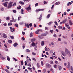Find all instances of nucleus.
<instances>
[{"mask_svg": "<svg viewBox=\"0 0 73 73\" xmlns=\"http://www.w3.org/2000/svg\"><path fill=\"white\" fill-rule=\"evenodd\" d=\"M3 4L5 6V7H7V4H6V3H3Z\"/></svg>", "mask_w": 73, "mask_h": 73, "instance_id": "35", "label": "nucleus"}, {"mask_svg": "<svg viewBox=\"0 0 73 73\" xmlns=\"http://www.w3.org/2000/svg\"><path fill=\"white\" fill-rule=\"evenodd\" d=\"M5 71H6L7 73H10V72H9V71H8V70H7L6 69H5Z\"/></svg>", "mask_w": 73, "mask_h": 73, "instance_id": "40", "label": "nucleus"}, {"mask_svg": "<svg viewBox=\"0 0 73 73\" xmlns=\"http://www.w3.org/2000/svg\"><path fill=\"white\" fill-rule=\"evenodd\" d=\"M47 34H41V36H46V35H47Z\"/></svg>", "mask_w": 73, "mask_h": 73, "instance_id": "27", "label": "nucleus"}, {"mask_svg": "<svg viewBox=\"0 0 73 73\" xmlns=\"http://www.w3.org/2000/svg\"><path fill=\"white\" fill-rule=\"evenodd\" d=\"M65 51L66 53L67 54H68V56L69 57H70L71 56V54H70V51L68 50L67 48L65 49Z\"/></svg>", "mask_w": 73, "mask_h": 73, "instance_id": "1", "label": "nucleus"}, {"mask_svg": "<svg viewBox=\"0 0 73 73\" xmlns=\"http://www.w3.org/2000/svg\"><path fill=\"white\" fill-rule=\"evenodd\" d=\"M50 53H53V51L52 49L50 50Z\"/></svg>", "mask_w": 73, "mask_h": 73, "instance_id": "36", "label": "nucleus"}, {"mask_svg": "<svg viewBox=\"0 0 73 73\" xmlns=\"http://www.w3.org/2000/svg\"><path fill=\"white\" fill-rule=\"evenodd\" d=\"M16 3H15L13 4L12 6L13 7H15V6H16Z\"/></svg>", "mask_w": 73, "mask_h": 73, "instance_id": "31", "label": "nucleus"}, {"mask_svg": "<svg viewBox=\"0 0 73 73\" xmlns=\"http://www.w3.org/2000/svg\"><path fill=\"white\" fill-rule=\"evenodd\" d=\"M73 3V1H72L71 2H69L67 4V6H69V5H70L72 4Z\"/></svg>", "mask_w": 73, "mask_h": 73, "instance_id": "7", "label": "nucleus"}, {"mask_svg": "<svg viewBox=\"0 0 73 73\" xmlns=\"http://www.w3.org/2000/svg\"><path fill=\"white\" fill-rule=\"evenodd\" d=\"M23 11H24V9H21V14H23V15L24 14V13L23 12Z\"/></svg>", "mask_w": 73, "mask_h": 73, "instance_id": "16", "label": "nucleus"}, {"mask_svg": "<svg viewBox=\"0 0 73 73\" xmlns=\"http://www.w3.org/2000/svg\"><path fill=\"white\" fill-rule=\"evenodd\" d=\"M41 45L42 46H44V41H42L41 42Z\"/></svg>", "mask_w": 73, "mask_h": 73, "instance_id": "14", "label": "nucleus"}, {"mask_svg": "<svg viewBox=\"0 0 73 73\" xmlns=\"http://www.w3.org/2000/svg\"><path fill=\"white\" fill-rule=\"evenodd\" d=\"M17 45H18V44H17V43H15L14 44L13 46H14L15 47V46H17Z\"/></svg>", "mask_w": 73, "mask_h": 73, "instance_id": "25", "label": "nucleus"}, {"mask_svg": "<svg viewBox=\"0 0 73 73\" xmlns=\"http://www.w3.org/2000/svg\"><path fill=\"white\" fill-rule=\"evenodd\" d=\"M8 42H9V43H12V41L11 40H9L8 41Z\"/></svg>", "mask_w": 73, "mask_h": 73, "instance_id": "39", "label": "nucleus"}, {"mask_svg": "<svg viewBox=\"0 0 73 73\" xmlns=\"http://www.w3.org/2000/svg\"><path fill=\"white\" fill-rule=\"evenodd\" d=\"M1 9L2 11H3L4 10V8H1Z\"/></svg>", "mask_w": 73, "mask_h": 73, "instance_id": "62", "label": "nucleus"}, {"mask_svg": "<svg viewBox=\"0 0 73 73\" xmlns=\"http://www.w3.org/2000/svg\"><path fill=\"white\" fill-rule=\"evenodd\" d=\"M38 3H37L35 4V7H37V6H38Z\"/></svg>", "mask_w": 73, "mask_h": 73, "instance_id": "33", "label": "nucleus"}, {"mask_svg": "<svg viewBox=\"0 0 73 73\" xmlns=\"http://www.w3.org/2000/svg\"><path fill=\"white\" fill-rule=\"evenodd\" d=\"M52 23H53V22H49V23H47V24H48V25H52Z\"/></svg>", "mask_w": 73, "mask_h": 73, "instance_id": "17", "label": "nucleus"}, {"mask_svg": "<svg viewBox=\"0 0 73 73\" xmlns=\"http://www.w3.org/2000/svg\"><path fill=\"white\" fill-rule=\"evenodd\" d=\"M20 19H21V17L20 16L18 17V20L19 21L20 20Z\"/></svg>", "mask_w": 73, "mask_h": 73, "instance_id": "34", "label": "nucleus"}, {"mask_svg": "<svg viewBox=\"0 0 73 73\" xmlns=\"http://www.w3.org/2000/svg\"><path fill=\"white\" fill-rule=\"evenodd\" d=\"M31 45L33 46H36V44L34 42H33L31 44Z\"/></svg>", "mask_w": 73, "mask_h": 73, "instance_id": "13", "label": "nucleus"}, {"mask_svg": "<svg viewBox=\"0 0 73 73\" xmlns=\"http://www.w3.org/2000/svg\"><path fill=\"white\" fill-rule=\"evenodd\" d=\"M70 62H68V66H67V68H71V69L72 71V72H73V68H72V66H70Z\"/></svg>", "mask_w": 73, "mask_h": 73, "instance_id": "2", "label": "nucleus"}, {"mask_svg": "<svg viewBox=\"0 0 73 73\" xmlns=\"http://www.w3.org/2000/svg\"><path fill=\"white\" fill-rule=\"evenodd\" d=\"M25 26H27L28 28H29V25H28V23L25 25Z\"/></svg>", "mask_w": 73, "mask_h": 73, "instance_id": "37", "label": "nucleus"}, {"mask_svg": "<svg viewBox=\"0 0 73 73\" xmlns=\"http://www.w3.org/2000/svg\"><path fill=\"white\" fill-rule=\"evenodd\" d=\"M3 37L4 38H6L7 37V36L6 35V34L5 33H3Z\"/></svg>", "mask_w": 73, "mask_h": 73, "instance_id": "9", "label": "nucleus"}, {"mask_svg": "<svg viewBox=\"0 0 73 73\" xmlns=\"http://www.w3.org/2000/svg\"><path fill=\"white\" fill-rule=\"evenodd\" d=\"M26 9L27 10V11H29V10H31V5H30L28 7L26 8Z\"/></svg>", "mask_w": 73, "mask_h": 73, "instance_id": "5", "label": "nucleus"}, {"mask_svg": "<svg viewBox=\"0 0 73 73\" xmlns=\"http://www.w3.org/2000/svg\"><path fill=\"white\" fill-rule=\"evenodd\" d=\"M43 3H44V4H47V2H46L45 1H44Z\"/></svg>", "mask_w": 73, "mask_h": 73, "instance_id": "51", "label": "nucleus"}, {"mask_svg": "<svg viewBox=\"0 0 73 73\" xmlns=\"http://www.w3.org/2000/svg\"><path fill=\"white\" fill-rule=\"evenodd\" d=\"M42 13L41 14L40 16V17H41V18H42Z\"/></svg>", "mask_w": 73, "mask_h": 73, "instance_id": "60", "label": "nucleus"}, {"mask_svg": "<svg viewBox=\"0 0 73 73\" xmlns=\"http://www.w3.org/2000/svg\"><path fill=\"white\" fill-rule=\"evenodd\" d=\"M42 18L41 17H39V18L38 19H39V21H41V19H42V18Z\"/></svg>", "mask_w": 73, "mask_h": 73, "instance_id": "61", "label": "nucleus"}, {"mask_svg": "<svg viewBox=\"0 0 73 73\" xmlns=\"http://www.w3.org/2000/svg\"><path fill=\"white\" fill-rule=\"evenodd\" d=\"M44 11V9H37L36 10V12H39L40 11Z\"/></svg>", "mask_w": 73, "mask_h": 73, "instance_id": "4", "label": "nucleus"}, {"mask_svg": "<svg viewBox=\"0 0 73 73\" xmlns=\"http://www.w3.org/2000/svg\"><path fill=\"white\" fill-rule=\"evenodd\" d=\"M69 23L71 25H73L72 22L71 21V20H70L69 21Z\"/></svg>", "mask_w": 73, "mask_h": 73, "instance_id": "12", "label": "nucleus"}, {"mask_svg": "<svg viewBox=\"0 0 73 73\" xmlns=\"http://www.w3.org/2000/svg\"><path fill=\"white\" fill-rule=\"evenodd\" d=\"M41 63L42 66H43L44 65V63H43V62H42V61L41 62Z\"/></svg>", "mask_w": 73, "mask_h": 73, "instance_id": "43", "label": "nucleus"}, {"mask_svg": "<svg viewBox=\"0 0 73 73\" xmlns=\"http://www.w3.org/2000/svg\"><path fill=\"white\" fill-rule=\"evenodd\" d=\"M65 25H66V26L67 27H68V26H69V24H68L67 23H66L65 24Z\"/></svg>", "mask_w": 73, "mask_h": 73, "instance_id": "52", "label": "nucleus"}, {"mask_svg": "<svg viewBox=\"0 0 73 73\" xmlns=\"http://www.w3.org/2000/svg\"><path fill=\"white\" fill-rule=\"evenodd\" d=\"M58 29H62V27L61 26H59L58 27Z\"/></svg>", "mask_w": 73, "mask_h": 73, "instance_id": "28", "label": "nucleus"}, {"mask_svg": "<svg viewBox=\"0 0 73 73\" xmlns=\"http://www.w3.org/2000/svg\"><path fill=\"white\" fill-rule=\"evenodd\" d=\"M19 4L21 5H24V3L22 1H20L19 2Z\"/></svg>", "mask_w": 73, "mask_h": 73, "instance_id": "23", "label": "nucleus"}, {"mask_svg": "<svg viewBox=\"0 0 73 73\" xmlns=\"http://www.w3.org/2000/svg\"><path fill=\"white\" fill-rule=\"evenodd\" d=\"M4 46H5V48H8L7 47V44H4Z\"/></svg>", "mask_w": 73, "mask_h": 73, "instance_id": "48", "label": "nucleus"}, {"mask_svg": "<svg viewBox=\"0 0 73 73\" xmlns=\"http://www.w3.org/2000/svg\"><path fill=\"white\" fill-rule=\"evenodd\" d=\"M39 31H40V30L38 29L37 31H36L35 32L36 34H37V35H39L40 34V33H38Z\"/></svg>", "mask_w": 73, "mask_h": 73, "instance_id": "10", "label": "nucleus"}, {"mask_svg": "<svg viewBox=\"0 0 73 73\" xmlns=\"http://www.w3.org/2000/svg\"><path fill=\"white\" fill-rule=\"evenodd\" d=\"M10 37L12 39H13L14 38V37L12 36H11Z\"/></svg>", "mask_w": 73, "mask_h": 73, "instance_id": "50", "label": "nucleus"}, {"mask_svg": "<svg viewBox=\"0 0 73 73\" xmlns=\"http://www.w3.org/2000/svg\"><path fill=\"white\" fill-rule=\"evenodd\" d=\"M60 4V2H57L55 3V5H59Z\"/></svg>", "mask_w": 73, "mask_h": 73, "instance_id": "11", "label": "nucleus"}, {"mask_svg": "<svg viewBox=\"0 0 73 73\" xmlns=\"http://www.w3.org/2000/svg\"><path fill=\"white\" fill-rule=\"evenodd\" d=\"M21 65H23V61H21Z\"/></svg>", "mask_w": 73, "mask_h": 73, "instance_id": "54", "label": "nucleus"}, {"mask_svg": "<svg viewBox=\"0 0 73 73\" xmlns=\"http://www.w3.org/2000/svg\"><path fill=\"white\" fill-rule=\"evenodd\" d=\"M43 73H45V72H46V70L45 69H44L43 70Z\"/></svg>", "mask_w": 73, "mask_h": 73, "instance_id": "44", "label": "nucleus"}, {"mask_svg": "<svg viewBox=\"0 0 73 73\" xmlns=\"http://www.w3.org/2000/svg\"><path fill=\"white\" fill-rule=\"evenodd\" d=\"M13 3V2H10L9 4L7 6L8 8L9 9L11 8V7H12V4Z\"/></svg>", "mask_w": 73, "mask_h": 73, "instance_id": "3", "label": "nucleus"}, {"mask_svg": "<svg viewBox=\"0 0 73 73\" xmlns=\"http://www.w3.org/2000/svg\"><path fill=\"white\" fill-rule=\"evenodd\" d=\"M38 37L39 38H40V39H42V38H44V37H43L40 35H39L38 36Z\"/></svg>", "mask_w": 73, "mask_h": 73, "instance_id": "21", "label": "nucleus"}, {"mask_svg": "<svg viewBox=\"0 0 73 73\" xmlns=\"http://www.w3.org/2000/svg\"><path fill=\"white\" fill-rule=\"evenodd\" d=\"M50 64H53V62L52 61H50Z\"/></svg>", "mask_w": 73, "mask_h": 73, "instance_id": "42", "label": "nucleus"}, {"mask_svg": "<svg viewBox=\"0 0 73 73\" xmlns=\"http://www.w3.org/2000/svg\"><path fill=\"white\" fill-rule=\"evenodd\" d=\"M13 12H14L15 13H16V10H14L13 11Z\"/></svg>", "mask_w": 73, "mask_h": 73, "instance_id": "49", "label": "nucleus"}, {"mask_svg": "<svg viewBox=\"0 0 73 73\" xmlns=\"http://www.w3.org/2000/svg\"><path fill=\"white\" fill-rule=\"evenodd\" d=\"M37 66L38 68H40V65L39 64H38V63L37 64Z\"/></svg>", "mask_w": 73, "mask_h": 73, "instance_id": "30", "label": "nucleus"}, {"mask_svg": "<svg viewBox=\"0 0 73 73\" xmlns=\"http://www.w3.org/2000/svg\"><path fill=\"white\" fill-rule=\"evenodd\" d=\"M67 21V20L66 19H65L62 21V24H64V23H65L66 21Z\"/></svg>", "mask_w": 73, "mask_h": 73, "instance_id": "15", "label": "nucleus"}, {"mask_svg": "<svg viewBox=\"0 0 73 73\" xmlns=\"http://www.w3.org/2000/svg\"><path fill=\"white\" fill-rule=\"evenodd\" d=\"M15 26L16 27H18V24H16L15 25Z\"/></svg>", "mask_w": 73, "mask_h": 73, "instance_id": "56", "label": "nucleus"}, {"mask_svg": "<svg viewBox=\"0 0 73 73\" xmlns=\"http://www.w3.org/2000/svg\"><path fill=\"white\" fill-rule=\"evenodd\" d=\"M29 25L30 27H32V24L30 23L29 24Z\"/></svg>", "mask_w": 73, "mask_h": 73, "instance_id": "55", "label": "nucleus"}, {"mask_svg": "<svg viewBox=\"0 0 73 73\" xmlns=\"http://www.w3.org/2000/svg\"><path fill=\"white\" fill-rule=\"evenodd\" d=\"M22 47H23V49H24V48H25V44H23Z\"/></svg>", "mask_w": 73, "mask_h": 73, "instance_id": "57", "label": "nucleus"}, {"mask_svg": "<svg viewBox=\"0 0 73 73\" xmlns=\"http://www.w3.org/2000/svg\"><path fill=\"white\" fill-rule=\"evenodd\" d=\"M53 36L54 37H57V36H56V34H54V35H53Z\"/></svg>", "mask_w": 73, "mask_h": 73, "instance_id": "47", "label": "nucleus"}, {"mask_svg": "<svg viewBox=\"0 0 73 73\" xmlns=\"http://www.w3.org/2000/svg\"><path fill=\"white\" fill-rule=\"evenodd\" d=\"M12 20L10 21L11 22H16V20H15L14 18H13V17L12 16Z\"/></svg>", "mask_w": 73, "mask_h": 73, "instance_id": "8", "label": "nucleus"}, {"mask_svg": "<svg viewBox=\"0 0 73 73\" xmlns=\"http://www.w3.org/2000/svg\"><path fill=\"white\" fill-rule=\"evenodd\" d=\"M7 60L9 61H11V60H10V58H9V56H7Z\"/></svg>", "mask_w": 73, "mask_h": 73, "instance_id": "29", "label": "nucleus"}, {"mask_svg": "<svg viewBox=\"0 0 73 73\" xmlns=\"http://www.w3.org/2000/svg\"><path fill=\"white\" fill-rule=\"evenodd\" d=\"M50 32H51V33H53V32L54 31L53 30H50Z\"/></svg>", "mask_w": 73, "mask_h": 73, "instance_id": "64", "label": "nucleus"}, {"mask_svg": "<svg viewBox=\"0 0 73 73\" xmlns=\"http://www.w3.org/2000/svg\"><path fill=\"white\" fill-rule=\"evenodd\" d=\"M62 55L63 56H64V57H65V52H64V51H62Z\"/></svg>", "mask_w": 73, "mask_h": 73, "instance_id": "19", "label": "nucleus"}, {"mask_svg": "<svg viewBox=\"0 0 73 73\" xmlns=\"http://www.w3.org/2000/svg\"><path fill=\"white\" fill-rule=\"evenodd\" d=\"M10 28L11 29V32H13V31H12V30H13V28H12L11 27H10Z\"/></svg>", "mask_w": 73, "mask_h": 73, "instance_id": "32", "label": "nucleus"}, {"mask_svg": "<svg viewBox=\"0 0 73 73\" xmlns=\"http://www.w3.org/2000/svg\"><path fill=\"white\" fill-rule=\"evenodd\" d=\"M1 60H4V59H5V58L2 56L1 57Z\"/></svg>", "mask_w": 73, "mask_h": 73, "instance_id": "41", "label": "nucleus"}, {"mask_svg": "<svg viewBox=\"0 0 73 73\" xmlns=\"http://www.w3.org/2000/svg\"><path fill=\"white\" fill-rule=\"evenodd\" d=\"M6 19L7 20H9V17H7V18H6Z\"/></svg>", "mask_w": 73, "mask_h": 73, "instance_id": "58", "label": "nucleus"}, {"mask_svg": "<svg viewBox=\"0 0 73 73\" xmlns=\"http://www.w3.org/2000/svg\"><path fill=\"white\" fill-rule=\"evenodd\" d=\"M54 67L55 68H57V65L55 64L54 65Z\"/></svg>", "mask_w": 73, "mask_h": 73, "instance_id": "45", "label": "nucleus"}, {"mask_svg": "<svg viewBox=\"0 0 73 73\" xmlns=\"http://www.w3.org/2000/svg\"><path fill=\"white\" fill-rule=\"evenodd\" d=\"M35 40H36V39L35 38L31 39V42H33V41H35Z\"/></svg>", "mask_w": 73, "mask_h": 73, "instance_id": "22", "label": "nucleus"}, {"mask_svg": "<svg viewBox=\"0 0 73 73\" xmlns=\"http://www.w3.org/2000/svg\"><path fill=\"white\" fill-rule=\"evenodd\" d=\"M33 33H31L30 35V37H32L33 36Z\"/></svg>", "mask_w": 73, "mask_h": 73, "instance_id": "24", "label": "nucleus"}, {"mask_svg": "<svg viewBox=\"0 0 73 73\" xmlns=\"http://www.w3.org/2000/svg\"><path fill=\"white\" fill-rule=\"evenodd\" d=\"M26 52H30V50H29V49H26Z\"/></svg>", "mask_w": 73, "mask_h": 73, "instance_id": "38", "label": "nucleus"}, {"mask_svg": "<svg viewBox=\"0 0 73 73\" xmlns=\"http://www.w3.org/2000/svg\"><path fill=\"white\" fill-rule=\"evenodd\" d=\"M58 41H61V39L60 38H58Z\"/></svg>", "mask_w": 73, "mask_h": 73, "instance_id": "53", "label": "nucleus"}, {"mask_svg": "<svg viewBox=\"0 0 73 73\" xmlns=\"http://www.w3.org/2000/svg\"><path fill=\"white\" fill-rule=\"evenodd\" d=\"M27 65H28L29 66H30V67H31V65L30 64H28Z\"/></svg>", "mask_w": 73, "mask_h": 73, "instance_id": "59", "label": "nucleus"}, {"mask_svg": "<svg viewBox=\"0 0 73 73\" xmlns=\"http://www.w3.org/2000/svg\"><path fill=\"white\" fill-rule=\"evenodd\" d=\"M58 67L60 70H61V69H62V67L61 66H58Z\"/></svg>", "mask_w": 73, "mask_h": 73, "instance_id": "20", "label": "nucleus"}, {"mask_svg": "<svg viewBox=\"0 0 73 73\" xmlns=\"http://www.w3.org/2000/svg\"><path fill=\"white\" fill-rule=\"evenodd\" d=\"M21 8V6H19V7H17V9H20Z\"/></svg>", "mask_w": 73, "mask_h": 73, "instance_id": "26", "label": "nucleus"}, {"mask_svg": "<svg viewBox=\"0 0 73 73\" xmlns=\"http://www.w3.org/2000/svg\"><path fill=\"white\" fill-rule=\"evenodd\" d=\"M46 67L47 68H49L51 67V65L50 64L48 63L47 64H46Z\"/></svg>", "mask_w": 73, "mask_h": 73, "instance_id": "6", "label": "nucleus"}, {"mask_svg": "<svg viewBox=\"0 0 73 73\" xmlns=\"http://www.w3.org/2000/svg\"><path fill=\"white\" fill-rule=\"evenodd\" d=\"M50 14H48L46 18L49 19V17H50Z\"/></svg>", "mask_w": 73, "mask_h": 73, "instance_id": "18", "label": "nucleus"}, {"mask_svg": "<svg viewBox=\"0 0 73 73\" xmlns=\"http://www.w3.org/2000/svg\"><path fill=\"white\" fill-rule=\"evenodd\" d=\"M54 23H55V25H58V23H57V22H56V21H55V22H54Z\"/></svg>", "mask_w": 73, "mask_h": 73, "instance_id": "46", "label": "nucleus"}, {"mask_svg": "<svg viewBox=\"0 0 73 73\" xmlns=\"http://www.w3.org/2000/svg\"><path fill=\"white\" fill-rule=\"evenodd\" d=\"M22 38L23 40H25V38L23 37H22Z\"/></svg>", "mask_w": 73, "mask_h": 73, "instance_id": "63", "label": "nucleus"}]
</instances>
